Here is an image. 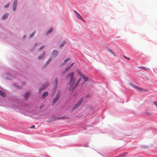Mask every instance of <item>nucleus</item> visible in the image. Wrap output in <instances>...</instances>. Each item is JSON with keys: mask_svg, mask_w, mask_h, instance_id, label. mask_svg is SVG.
<instances>
[{"mask_svg": "<svg viewBox=\"0 0 157 157\" xmlns=\"http://www.w3.org/2000/svg\"><path fill=\"white\" fill-rule=\"evenodd\" d=\"M77 74L79 75L81 78H79L76 81V78L74 76V72H72L69 73L67 77H70V80L69 85L70 86V90H73L80 84L81 87H82L84 83L87 81L88 79L86 76L83 75L81 71L79 69L77 70L76 71Z\"/></svg>", "mask_w": 157, "mask_h": 157, "instance_id": "f257e3e1", "label": "nucleus"}, {"mask_svg": "<svg viewBox=\"0 0 157 157\" xmlns=\"http://www.w3.org/2000/svg\"><path fill=\"white\" fill-rule=\"evenodd\" d=\"M74 13H75V16L78 19L83 21L82 17V16L76 11H75Z\"/></svg>", "mask_w": 157, "mask_h": 157, "instance_id": "f03ea898", "label": "nucleus"}, {"mask_svg": "<svg viewBox=\"0 0 157 157\" xmlns=\"http://www.w3.org/2000/svg\"><path fill=\"white\" fill-rule=\"evenodd\" d=\"M59 95H57L56 97L54 98L52 101V105L55 103L57 101L59 100Z\"/></svg>", "mask_w": 157, "mask_h": 157, "instance_id": "7ed1b4c3", "label": "nucleus"}, {"mask_svg": "<svg viewBox=\"0 0 157 157\" xmlns=\"http://www.w3.org/2000/svg\"><path fill=\"white\" fill-rule=\"evenodd\" d=\"M17 0H15L13 4V9L14 10H15L17 8Z\"/></svg>", "mask_w": 157, "mask_h": 157, "instance_id": "20e7f679", "label": "nucleus"}, {"mask_svg": "<svg viewBox=\"0 0 157 157\" xmlns=\"http://www.w3.org/2000/svg\"><path fill=\"white\" fill-rule=\"evenodd\" d=\"M58 51L56 50H54L53 51L52 56L53 57H56L58 55Z\"/></svg>", "mask_w": 157, "mask_h": 157, "instance_id": "39448f33", "label": "nucleus"}, {"mask_svg": "<svg viewBox=\"0 0 157 157\" xmlns=\"http://www.w3.org/2000/svg\"><path fill=\"white\" fill-rule=\"evenodd\" d=\"M70 68L71 67L69 66L66 67L65 70L62 72V74L63 75H64L69 70Z\"/></svg>", "mask_w": 157, "mask_h": 157, "instance_id": "423d86ee", "label": "nucleus"}, {"mask_svg": "<svg viewBox=\"0 0 157 157\" xmlns=\"http://www.w3.org/2000/svg\"><path fill=\"white\" fill-rule=\"evenodd\" d=\"M45 55V51H44L43 52L42 54L40 56H38V58L39 59H43Z\"/></svg>", "mask_w": 157, "mask_h": 157, "instance_id": "0eeeda50", "label": "nucleus"}, {"mask_svg": "<svg viewBox=\"0 0 157 157\" xmlns=\"http://www.w3.org/2000/svg\"><path fill=\"white\" fill-rule=\"evenodd\" d=\"M48 94V92H44L42 94L41 98H45Z\"/></svg>", "mask_w": 157, "mask_h": 157, "instance_id": "6e6552de", "label": "nucleus"}, {"mask_svg": "<svg viewBox=\"0 0 157 157\" xmlns=\"http://www.w3.org/2000/svg\"><path fill=\"white\" fill-rule=\"evenodd\" d=\"M63 117H56L55 118H54V119L52 120H49L48 121L49 122H51V121H54V120H60V119H62L63 118Z\"/></svg>", "mask_w": 157, "mask_h": 157, "instance_id": "1a4fd4ad", "label": "nucleus"}, {"mask_svg": "<svg viewBox=\"0 0 157 157\" xmlns=\"http://www.w3.org/2000/svg\"><path fill=\"white\" fill-rule=\"evenodd\" d=\"M127 154V153H124L122 154L117 156L116 157H125L126 155Z\"/></svg>", "mask_w": 157, "mask_h": 157, "instance_id": "9d476101", "label": "nucleus"}, {"mask_svg": "<svg viewBox=\"0 0 157 157\" xmlns=\"http://www.w3.org/2000/svg\"><path fill=\"white\" fill-rule=\"evenodd\" d=\"M83 101V98H81L80 100H79L78 102V103H77V104L79 105V106L80 105H81V103L82 102V101Z\"/></svg>", "mask_w": 157, "mask_h": 157, "instance_id": "9b49d317", "label": "nucleus"}, {"mask_svg": "<svg viewBox=\"0 0 157 157\" xmlns=\"http://www.w3.org/2000/svg\"><path fill=\"white\" fill-rule=\"evenodd\" d=\"M0 95L3 97H5L6 96V94L3 91L0 90Z\"/></svg>", "mask_w": 157, "mask_h": 157, "instance_id": "f8f14e48", "label": "nucleus"}, {"mask_svg": "<svg viewBox=\"0 0 157 157\" xmlns=\"http://www.w3.org/2000/svg\"><path fill=\"white\" fill-rule=\"evenodd\" d=\"M8 14H5L2 17V19L3 20H5L6 19L7 17L8 16Z\"/></svg>", "mask_w": 157, "mask_h": 157, "instance_id": "ddd939ff", "label": "nucleus"}, {"mask_svg": "<svg viewBox=\"0 0 157 157\" xmlns=\"http://www.w3.org/2000/svg\"><path fill=\"white\" fill-rule=\"evenodd\" d=\"M78 106H79L77 104L75 105L72 108V110H74L77 108Z\"/></svg>", "mask_w": 157, "mask_h": 157, "instance_id": "4468645a", "label": "nucleus"}, {"mask_svg": "<svg viewBox=\"0 0 157 157\" xmlns=\"http://www.w3.org/2000/svg\"><path fill=\"white\" fill-rule=\"evenodd\" d=\"M78 106H79L77 104L75 105L72 108V110H74L77 108Z\"/></svg>", "mask_w": 157, "mask_h": 157, "instance_id": "2eb2a0df", "label": "nucleus"}, {"mask_svg": "<svg viewBox=\"0 0 157 157\" xmlns=\"http://www.w3.org/2000/svg\"><path fill=\"white\" fill-rule=\"evenodd\" d=\"M66 43V42L65 41H63L60 44L59 46L60 47H62Z\"/></svg>", "mask_w": 157, "mask_h": 157, "instance_id": "dca6fc26", "label": "nucleus"}, {"mask_svg": "<svg viewBox=\"0 0 157 157\" xmlns=\"http://www.w3.org/2000/svg\"><path fill=\"white\" fill-rule=\"evenodd\" d=\"M29 94V92H27L25 94L24 96L25 98H27Z\"/></svg>", "mask_w": 157, "mask_h": 157, "instance_id": "f3484780", "label": "nucleus"}, {"mask_svg": "<svg viewBox=\"0 0 157 157\" xmlns=\"http://www.w3.org/2000/svg\"><path fill=\"white\" fill-rule=\"evenodd\" d=\"M53 28H51L48 31L47 33H51L53 31Z\"/></svg>", "mask_w": 157, "mask_h": 157, "instance_id": "a211bd4d", "label": "nucleus"}, {"mask_svg": "<svg viewBox=\"0 0 157 157\" xmlns=\"http://www.w3.org/2000/svg\"><path fill=\"white\" fill-rule=\"evenodd\" d=\"M70 58H67L66 59H65V60L64 61V63H66L67 62L70 60Z\"/></svg>", "mask_w": 157, "mask_h": 157, "instance_id": "6ab92c4d", "label": "nucleus"}, {"mask_svg": "<svg viewBox=\"0 0 157 157\" xmlns=\"http://www.w3.org/2000/svg\"><path fill=\"white\" fill-rule=\"evenodd\" d=\"M153 103L157 107V101H153Z\"/></svg>", "mask_w": 157, "mask_h": 157, "instance_id": "aec40b11", "label": "nucleus"}, {"mask_svg": "<svg viewBox=\"0 0 157 157\" xmlns=\"http://www.w3.org/2000/svg\"><path fill=\"white\" fill-rule=\"evenodd\" d=\"M10 4L8 3H7L6 5L4 7L5 8H7L9 7Z\"/></svg>", "mask_w": 157, "mask_h": 157, "instance_id": "412c9836", "label": "nucleus"}, {"mask_svg": "<svg viewBox=\"0 0 157 157\" xmlns=\"http://www.w3.org/2000/svg\"><path fill=\"white\" fill-rule=\"evenodd\" d=\"M36 32H33L31 35V37L33 36L35 33Z\"/></svg>", "mask_w": 157, "mask_h": 157, "instance_id": "4be33fe9", "label": "nucleus"}, {"mask_svg": "<svg viewBox=\"0 0 157 157\" xmlns=\"http://www.w3.org/2000/svg\"><path fill=\"white\" fill-rule=\"evenodd\" d=\"M123 57L126 59H128V60H130V58H128V57H126V56H125L124 55H123Z\"/></svg>", "mask_w": 157, "mask_h": 157, "instance_id": "5701e85b", "label": "nucleus"}, {"mask_svg": "<svg viewBox=\"0 0 157 157\" xmlns=\"http://www.w3.org/2000/svg\"><path fill=\"white\" fill-rule=\"evenodd\" d=\"M44 45H42L41 46L40 48V50H41L42 49L44 48Z\"/></svg>", "mask_w": 157, "mask_h": 157, "instance_id": "b1692460", "label": "nucleus"}, {"mask_svg": "<svg viewBox=\"0 0 157 157\" xmlns=\"http://www.w3.org/2000/svg\"><path fill=\"white\" fill-rule=\"evenodd\" d=\"M55 82L57 84V82H58V79L57 78H56L55 79Z\"/></svg>", "mask_w": 157, "mask_h": 157, "instance_id": "393cba45", "label": "nucleus"}, {"mask_svg": "<svg viewBox=\"0 0 157 157\" xmlns=\"http://www.w3.org/2000/svg\"><path fill=\"white\" fill-rule=\"evenodd\" d=\"M74 63H71V64L69 66L71 68L72 66L74 64Z\"/></svg>", "mask_w": 157, "mask_h": 157, "instance_id": "a878e982", "label": "nucleus"}, {"mask_svg": "<svg viewBox=\"0 0 157 157\" xmlns=\"http://www.w3.org/2000/svg\"><path fill=\"white\" fill-rule=\"evenodd\" d=\"M51 61V59L50 58L49 60H48V62H47V63H50Z\"/></svg>", "mask_w": 157, "mask_h": 157, "instance_id": "bb28decb", "label": "nucleus"}, {"mask_svg": "<svg viewBox=\"0 0 157 157\" xmlns=\"http://www.w3.org/2000/svg\"><path fill=\"white\" fill-rule=\"evenodd\" d=\"M35 127V126L34 125H33V126H31L30 127V128H34Z\"/></svg>", "mask_w": 157, "mask_h": 157, "instance_id": "cd10ccee", "label": "nucleus"}, {"mask_svg": "<svg viewBox=\"0 0 157 157\" xmlns=\"http://www.w3.org/2000/svg\"><path fill=\"white\" fill-rule=\"evenodd\" d=\"M109 52H111V53H113V52H112V51L110 50L109 49Z\"/></svg>", "mask_w": 157, "mask_h": 157, "instance_id": "c85d7f7f", "label": "nucleus"}, {"mask_svg": "<svg viewBox=\"0 0 157 157\" xmlns=\"http://www.w3.org/2000/svg\"><path fill=\"white\" fill-rule=\"evenodd\" d=\"M36 44V45H37V44Z\"/></svg>", "mask_w": 157, "mask_h": 157, "instance_id": "c756f323", "label": "nucleus"}]
</instances>
